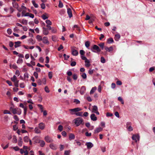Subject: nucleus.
Here are the masks:
<instances>
[{"label":"nucleus","mask_w":155,"mask_h":155,"mask_svg":"<svg viewBox=\"0 0 155 155\" xmlns=\"http://www.w3.org/2000/svg\"><path fill=\"white\" fill-rule=\"evenodd\" d=\"M74 123L76 126H78L80 124H83L84 123L82 118L81 117H78L74 120Z\"/></svg>","instance_id":"nucleus-1"},{"label":"nucleus","mask_w":155,"mask_h":155,"mask_svg":"<svg viewBox=\"0 0 155 155\" xmlns=\"http://www.w3.org/2000/svg\"><path fill=\"white\" fill-rule=\"evenodd\" d=\"M91 50L92 52L95 53L99 52L101 51V50L99 47L96 45H94L93 46L92 48L91 49Z\"/></svg>","instance_id":"nucleus-2"},{"label":"nucleus","mask_w":155,"mask_h":155,"mask_svg":"<svg viewBox=\"0 0 155 155\" xmlns=\"http://www.w3.org/2000/svg\"><path fill=\"white\" fill-rule=\"evenodd\" d=\"M82 110V109L79 107H77L73 109H70L69 111L71 114L73 115L75 114L78 112Z\"/></svg>","instance_id":"nucleus-3"},{"label":"nucleus","mask_w":155,"mask_h":155,"mask_svg":"<svg viewBox=\"0 0 155 155\" xmlns=\"http://www.w3.org/2000/svg\"><path fill=\"white\" fill-rule=\"evenodd\" d=\"M12 112L14 114H17L18 115H20L21 113V111L20 108L16 107L12 110Z\"/></svg>","instance_id":"nucleus-4"},{"label":"nucleus","mask_w":155,"mask_h":155,"mask_svg":"<svg viewBox=\"0 0 155 155\" xmlns=\"http://www.w3.org/2000/svg\"><path fill=\"white\" fill-rule=\"evenodd\" d=\"M140 138V137L139 134H133L132 137V139L136 142L139 141Z\"/></svg>","instance_id":"nucleus-5"},{"label":"nucleus","mask_w":155,"mask_h":155,"mask_svg":"<svg viewBox=\"0 0 155 155\" xmlns=\"http://www.w3.org/2000/svg\"><path fill=\"white\" fill-rule=\"evenodd\" d=\"M131 123L130 122H128L126 123V128L129 131H131L133 130V128L131 127Z\"/></svg>","instance_id":"nucleus-6"},{"label":"nucleus","mask_w":155,"mask_h":155,"mask_svg":"<svg viewBox=\"0 0 155 155\" xmlns=\"http://www.w3.org/2000/svg\"><path fill=\"white\" fill-rule=\"evenodd\" d=\"M45 140L48 143H51L53 141V140L52 138L48 136H47L45 137Z\"/></svg>","instance_id":"nucleus-7"},{"label":"nucleus","mask_w":155,"mask_h":155,"mask_svg":"<svg viewBox=\"0 0 155 155\" xmlns=\"http://www.w3.org/2000/svg\"><path fill=\"white\" fill-rule=\"evenodd\" d=\"M85 145L87 146V148L88 149H91L93 147V144L91 142H87Z\"/></svg>","instance_id":"nucleus-8"},{"label":"nucleus","mask_w":155,"mask_h":155,"mask_svg":"<svg viewBox=\"0 0 155 155\" xmlns=\"http://www.w3.org/2000/svg\"><path fill=\"white\" fill-rule=\"evenodd\" d=\"M105 49L107 51L111 52L113 51V48L112 46H110L109 48L107 47H105Z\"/></svg>","instance_id":"nucleus-9"},{"label":"nucleus","mask_w":155,"mask_h":155,"mask_svg":"<svg viewBox=\"0 0 155 155\" xmlns=\"http://www.w3.org/2000/svg\"><path fill=\"white\" fill-rule=\"evenodd\" d=\"M86 91V88L85 86H83L81 87L80 91V93L81 94L83 95L85 93Z\"/></svg>","instance_id":"nucleus-10"},{"label":"nucleus","mask_w":155,"mask_h":155,"mask_svg":"<svg viewBox=\"0 0 155 155\" xmlns=\"http://www.w3.org/2000/svg\"><path fill=\"white\" fill-rule=\"evenodd\" d=\"M72 54L74 56H76L78 55V51L75 49H72L71 51Z\"/></svg>","instance_id":"nucleus-11"},{"label":"nucleus","mask_w":155,"mask_h":155,"mask_svg":"<svg viewBox=\"0 0 155 155\" xmlns=\"http://www.w3.org/2000/svg\"><path fill=\"white\" fill-rule=\"evenodd\" d=\"M67 13L70 18H71L72 16V12L71 8H68L67 9Z\"/></svg>","instance_id":"nucleus-12"},{"label":"nucleus","mask_w":155,"mask_h":155,"mask_svg":"<svg viewBox=\"0 0 155 155\" xmlns=\"http://www.w3.org/2000/svg\"><path fill=\"white\" fill-rule=\"evenodd\" d=\"M38 143H40V145L41 147H44L45 144V142L44 140H38Z\"/></svg>","instance_id":"nucleus-13"},{"label":"nucleus","mask_w":155,"mask_h":155,"mask_svg":"<svg viewBox=\"0 0 155 155\" xmlns=\"http://www.w3.org/2000/svg\"><path fill=\"white\" fill-rule=\"evenodd\" d=\"M49 147L51 149L53 150H56L57 149V147L56 145L53 143H51L50 144Z\"/></svg>","instance_id":"nucleus-14"},{"label":"nucleus","mask_w":155,"mask_h":155,"mask_svg":"<svg viewBox=\"0 0 155 155\" xmlns=\"http://www.w3.org/2000/svg\"><path fill=\"white\" fill-rule=\"evenodd\" d=\"M35 39H28V43L29 45H33L35 43Z\"/></svg>","instance_id":"nucleus-15"},{"label":"nucleus","mask_w":155,"mask_h":155,"mask_svg":"<svg viewBox=\"0 0 155 155\" xmlns=\"http://www.w3.org/2000/svg\"><path fill=\"white\" fill-rule=\"evenodd\" d=\"M38 127L40 129L42 130L44 129L45 127V124L42 123H40L38 124Z\"/></svg>","instance_id":"nucleus-16"},{"label":"nucleus","mask_w":155,"mask_h":155,"mask_svg":"<svg viewBox=\"0 0 155 155\" xmlns=\"http://www.w3.org/2000/svg\"><path fill=\"white\" fill-rule=\"evenodd\" d=\"M102 130H103V128L101 127L97 128L94 130V133H99V132L102 131Z\"/></svg>","instance_id":"nucleus-17"},{"label":"nucleus","mask_w":155,"mask_h":155,"mask_svg":"<svg viewBox=\"0 0 155 155\" xmlns=\"http://www.w3.org/2000/svg\"><path fill=\"white\" fill-rule=\"evenodd\" d=\"M91 119L93 121H96L97 120V118L95 116V115L94 114H92L91 115Z\"/></svg>","instance_id":"nucleus-18"},{"label":"nucleus","mask_w":155,"mask_h":155,"mask_svg":"<svg viewBox=\"0 0 155 155\" xmlns=\"http://www.w3.org/2000/svg\"><path fill=\"white\" fill-rule=\"evenodd\" d=\"M85 66L87 67H89L90 66V64L89 61L88 60H86L85 61Z\"/></svg>","instance_id":"nucleus-19"},{"label":"nucleus","mask_w":155,"mask_h":155,"mask_svg":"<svg viewBox=\"0 0 155 155\" xmlns=\"http://www.w3.org/2000/svg\"><path fill=\"white\" fill-rule=\"evenodd\" d=\"M22 139L21 137H19V140L18 141V144L20 146H21L22 145Z\"/></svg>","instance_id":"nucleus-20"},{"label":"nucleus","mask_w":155,"mask_h":155,"mask_svg":"<svg viewBox=\"0 0 155 155\" xmlns=\"http://www.w3.org/2000/svg\"><path fill=\"white\" fill-rule=\"evenodd\" d=\"M39 41H42L43 43L47 45H48L49 43L48 39H39Z\"/></svg>","instance_id":"nucleus-21"},{"label":"nucleus","mask_w":155,"mask_h":155,"mask_svg":"<svg viewBox=\"0 0 155 155\" xmlns=\"http://www.w3.org/2000/svg\"><path fill=\"white\" fill-rule=\"evenodd\" d=\"M97 90V87H94L92 88L90 92V94H93Z\"/></svg>","instance_id":"nucleus-22"},{"label":"nucleus","mask_w":155,"mask_h":155,"mask_svg":"<svg viewBox=\"0 0 155 155\" xmlns=\"http://www.w3.org/2000/svg\"><path fill=\"white\" fill-rule=\"evenodd\" d=\"M43 33L45 35H47L48 33V29L46 28H43Z\"/></svg>","instance_id":"nucleus-23"},{"label":"nucleus","mask_w":155,"mask_h":155,"mask_svg":"<svg viewBox=\"0 0 155 155\" xmlns=\"http://www.w3.org/2000/svg\"><path fill=\"white\" fill-rule=\"evenodd\" d=\"M15 48H17L20 46L21 42L19 41L15 42Z\"/></svg>","instance_id":"nucleus-24"},{"label":"nucleus","mask_w":155,"mask_h":155,"mask_svg":"<svg viewBox=\"0 0 155 155\" xmlns=\"http://www.w3.org/2000/svg\"><path fill=\"white\" fill-rule=\"evenodd\" d=\"M98 110V108L97 106L94 105L93 106L92 112H94Z\"/></svg>","instance_id":"nucleus-25"},{"label":"nucleus","mask_w":155,"mask_h":155,"mask_svg":"<svg viewBox=\"0 0 155 155\" xmlns=\"http://www.w3.org/2000/svg\"><path fill=\"white\" fill-rule=\"evenodd\" d=\"M75 138V136L74 135L72 134H70L69 136V139L70 140H73Z\"/></svg>","instance_id":"nucleus-26"},{"label":"nucleus","mask_w":155,"mask_h":155,"mask_svg":"<svg viewBox=\"0 0 155 155\" xmlns=\"http://www.w3.org/2000/svg\"><path fill=\"white\" fill-rule=\"evenodd\" d=\"M47 15L48 14L45 13V14L42 15L41 16V17L43 19L45 20L47 19H48V18Z\"/></svg>","instance_id":"nucleus-27"},{"label":"nucleus","mask_w":155,"mask_h":155,"mask_svg":"<svg viewBox=\"0 0 155 155\" xmlns=\"http://www.w3.org/2000/svg\"><path fill=\"white\" fill-rule=\"evenodd\" d=\"M34 130H35V133L37 134L40 133L41 132V131L37 127H35V128Z\"/></svg>","instance_id":"nucleus-28"},{"label":"nucleus","mask_w":155,"mask_h":155,"mask_svg":"<svg viewBox=\"0 0 155 155\" xmlns=\"http://www.w3.org/2000/svg\"><path fill=\"white\" fill-rule=\"evenodd\" d=\"M81 76L84 79H85L87 78V75L85 73H81Z\"/></svg>","instance_id":"nucleus-29"},{"label":"nucleus","mask_w":155,"mask_h":155,"mask_svg":"<svg viewBox=\"0 0 155 155\" xmlns=\"http://www.w3.org/2000/svg\"><path fill=\"white\" fill-rule=\"evenodd\" d=\"M30 140L28 136H25L24 138V141L25 142H28Z\"/></svg>","instance_id":"nucleus-30"},{"label":"nucleus","mask_w":155,"mask_h":155,"mask_svg":"<svg viewBox=\"0 0 155 155\" xmlns=\"http://www.w3.org/2000/svg\"><path fill=\"white\" fill-rule=\"evenodd\" d=\"M37 106L39 108L41 112H42L43 111V107L42 105H41V104H38L37 105Z\"/></svg>","instance_id":"nucleus-31"},{"label":"nucleus","mask_w":155,"mask_h":155,"mask_svg":"<svg viewBox=\"0 0 155 155\" xmlns=\"http://www.w3.org/2000/svg\"><path fill=\"white\" fill-rule=\"evenodd\" d=\"M83 112H78L77 113H76L75 114L77 116H82Z\"/></svg>","instance_id":"nucleus-32"},{"label":"nucleus","mask_w":155,"mask_h":155,"mask_svg":"<svg viewBox=\"0 0 155 155\" xmlns=\"http://www.w3.org/2000/svg\"><path fill=\"white\" fill-rule=\"evenodd\" d=\"M71 152L70 150H65L64 154V155H70Z\"/></svg>","instance_id":"nucleus-33"},{"label":"nucleus","mask_w":155,"mask_h":155,"mask_svg":"<svg viewBox=\"0 0 155 155\" xmlns=\"http://www.w3.org/2000/svg\"><path fill=\"white\" fill-rule=\"evenodd\" d=\"M48 76L49 79H51L53 76L52 72L51 71L49 72L48 73Z\"/></svg>","instance_id":"nucleus-34"},{"label":"nucleus","mask_w":155,"mask_h":155,"mask_svg":"<svg viewBox=\"0 0 155 155\" xmlns=\"http://www.w3.org/2000/svg\"><path fill=\"white\" fill-rule=\"evenodd\" d=\"M32 3L33 5L34 6L35 8H38V4L35 3V2L34 0H32Z\"/></svg>","instance_id":"nucleus-35"},{"label":"nucleus","mask_w":155,"mask_h":155,"mask_svg":"<svg viewBox=\"0 0 155 155\" xmlns=\"http://www.w3.org/2000/svg\"><path fill=\"white\" fill-rule=\"evenodd\" d=\"M11 80L13 82H14L17 80V77L15 75H14L13 77L11 78Z\"/></svg>","instance_id":"nucleus-36"},{"label":"nucleus","mask_w":155,"mask_h":155,"mask_svg":"<svg viewBox=\"0 0 155 155\" xmlns=\"http://www.w3.org/2000/svg\"><path fill=\"white\" fill-rule=\"evenodd\" d=\"M23 62V60L22 59L20 58H19L18 60L17 61V63L18 64H21Z\"/></svg>","instance_id":"nucleus-37"},{"label":"nucleus","mask_w":155,"mask_h":155,"mask_svg":"<svg viewBox=\"0 0 155 155\" xmlns=\"http://www.w3.org/2000/svg\"><path fill=\"white\" fill-rule=\"evenodd\" d=\"M98 45L102 49L104 48V43H101L98 44Z\"/></svg>","instance_id":"nucleus-38"},{"label":"nucleus","mask_w":155,"mask_h":155,"mask_svg":"<svg viewBox=\"0 0 155 155\" xmlns=\"http://www.w3.org/2000/svg\"><path fill=\"white\" fill-rule=\"evenodd\" d=\"M12 4L13 5V6L15 8H18V4L16 3L15 2H13Z\"/></svg>","instance_id":"nucleus-39"},{"label":"nucleus","mask_w":155,"mask_h":155,"mask_svg":"<svg viewBox=\"0 0 155 155\" xmlns=\"http://www.w3.org/2000/svg\"><path fill=\"white\" fill-rule=\"evenodd\" d=\"M118 100L120 101L121 103L122 104H124V101L123 100V99H122V97H119L118 98Z\"/></svg>","instance_id":"nucleus-40"},{"label":"nucleus","mask_w":155,"mask_h":155,"mask_svg":"<svg viewBox=\"0 0 155 155\" xmlns=\"http://www.w3.org/2000/svg\"><path fill=\"white\" fill-rule=\"evenodd\" d=\"M21 23L22 24H23V25H26L28 23V21L26 20L23 19L22 20Z\"/></svg>","instance_id":"nucleus-41"},{"label":"nucleus","mask_w":155,"mask_h":155,"mask_svg":"<svg viewBox=\"0 0 155 155\" xmlns=\"http://www.w3.org/2000/svg\"><path fill=\"white\" fill-rule=\"evenodd\" d=\"M19 81L18 80H17L14 82H13L14 83L15 86L16 87H18V83Z\"/></svg>","instance_id":"nucleus-42"},{"label":"nucleus","mask_w":155,"mask_h":155,"mask_svg":"<svg viewBox=\"0 0 155 155\" xmlns=\"http://www.w3.org/2000/svg\"><path fill=\"white\" fill-rule=\"evenodd\" d=\"M90 43L88 41H87L85 42V45L86 48H88L90 46Z\"/></svg>","instance_id":"nucleus-43"},{"label":"nucleus","mask_w":155,"mask_h":155,"mask_svg":"<svg viewBox=\"0 0 155 155\" xmlns=\"http://www.w3.org/2000/svg\"><path fill=\"white\" fill-rule=\"evenodd\" d=\"M101 61L103 63H104L105 62V60L104 57H101Z\"/></svg>","instance_id":"nucleus-44"},{"label":"nucleus","mask_w":155,"mask_h":155,"mask_svg":"<svg viewBox=\"0 0 155 155\" xmlns=\"http://www.w3.org/2000/svg\"><path fill=\"white\" fill-rule=\"evenodd\" d=\"M24 78L25 79H28V73H25L24 74Z\"/></svg>","instance_id":"nucleus-45"},{"label":"nucleus","mask_w":155,"mask_h":155,"mask_svg":"<svg viewBox=\"0 0 155 155\" xmlns=\"http://www.w3.org/2000/svg\"><path fill=\"white\" fill-rule=\"evenodd\" d=\"M46 78H43L41 81V82H42V83L44 84H46Z\"/></svg>","instance_id":"nucleus-46"},{"label":"nucleus","mask_w":155,"mask_h":155,"mask_svg":"<svg viewBox=\"0 0 155 155\" xmlns=\"http://www.w3.org/2000/svg\"><path fill=\"white\" fill-rule=\"evenodd\" d=\"M45 22L48 25H51L52 24L51 21L49 20H46Z\"/></svg>","instance_id":"nucleus-47"},{"label":"nucleus","mask_w":155,"mask_h":155,"mask_svg":"<svg viewBox=\"0 0 155 155\" xmlns=\"http://www.w3.org/2000/svg\"><path fill=\"white\" fill-rule=\"evenodd\" d=\"M45 91L47 93H49L50 92V91L48 87L47 86H45Z\"/></svg>","instance_id":"nucleus-48"},{"label":"nucleus","mask_w":155,"mask_h":155,"mask_svg":"<svg viewBox=\"0 0 155 155\" xmlns=\"http://www.w3.org/2000/svg\"><path fill=\"white\" fill-rule=\"evenodd\" d=\"M63 126L61 125H59L58 127V130L61 132L62 130Z\"/></svg>","instance_id":"nucleus-49"},{"label":"nucleus","mask_w":155,"mask_h":155,"mask_svg":"<svg viewBox=\"0 0 155 155\" xmlns=\"http://www.w3.org/2000/svg\"><path fill=\"white\" fill-rule=\"evenodd\" d=\"M74 102L76 104H79L80 103V101L78 100L75 99L74 100Z\"/></svg>","instance_id":"nucleus-50"},{"label":"nucleus","mask_w":155,"mask_h":155,"mask_svg":"<svg viewBox=\"0 0 155 155\" xmlns=\"http://www.w3.org/2000/svg\"><path fill=\"white\" fill-rule=\"evenodd\" d=\"M63 56L64 58V59L65 60H67L69 58V56L66 55V54H63Z\"/></svg>","instance_id":"nucleus-51"},{"label":"nucleus","mask_w":155,"mask_h":155,"mask_svg":"<svg viewBox=\"0 0 155 155\" xmlns=\"http://www.w3.org/2000/svg\"><path fill=\"white\" fill-rule=\"evenodd\" d=\"M85 53V51L83 50H81L80 51V53L81 55H84Z\"/></svg>","instance_id":"nucleus-52"},{"label":"nucleus","mask_w":155,"mask_h":155,"mask_svg":"<svg viewBox=\"0 0 155 155\" xmlns=\"http://www.w3.org/2000/svg\"><path fill=\"white\" fill-rule=\"evenodd\" d=\"M34 75L35 76V78L37 79L38 77V73L36 72H34Z\"/></svg>","instance_id":"nucleus-53"},{"label":"nucleus","mask_w":155,"mask_h":155,"mask_svg":"<svg viewBox=\"0 0 155 155\" xmlns=\"http://www.w3.org/2000/svg\"><path fill=\"white\" fill-rule=\"evenodd\" d=\"M63 3H62V2H61L60 1L59 2V4L58 5L59 7V8H61L63 7Z\"/></svg>","instance_id":"nucleus-54"},{"label":"nucleus","mask_w":155,"mask_h":155,"mask_svg":"<svg viewBox=\"0 0 155 155\" xmlns=\"http://www.w3.org/2000/svg\"><path fill=\"white\" fill-rule=\"evenodd\" d=\"M113 42V39H107V42L109 44H111Z\"/></svg>","instance_id":"nucleus-55"},{"label":"nucleus","mask_w":155,"mask_h":155,"mask_svg":"<svg viewBox=\"0 0 155 155\" xmlns=\"http://www.w3.org/2000/svg\"><path fill=\"white\" fill-rule=\"evenodd\" d=\"M97 90L99 92L101 93V85H100L98 86L97 88Z\"/></svg>","instance_id":"nucleus-56"},{"label":"nucleus","mask_w":155,"mask_h":155,"mask_svg":"<svg viewBox=\"0 0 155 155\" xmlns=\"http://www.w3.org/2000/svg\"><path fill=\"white\" fill-rule=\"evenodd\" d=\"M41 8L42 9H45V4L44 3H42L41 5Z\"/></svg>","instance_id":"nucleus-57"},{"label":"nucleus","mask_w":155,"mask_h":155,"mask_svg":"<svg viewBox=\"0 0 155 155\" xmlns=\"http://www.w3.org/2000/svg\"><path fill=\"white\" fill-rule=\"evenodd\" d=\"M76 64V63L75 61H72L71 62V66L73 67L75 66Z\"/></svg>","instance_id":"nucleus-58"},{"label":"nucleus","mask_w":155,"mask_h":155,"mask_svg":"<svg viewBox=\"0 0 155 155\" xmlns=\"http://www.w3.org/2000/svg\"><path fill=\"white\" fill-rule=\"evenodd\" d=\"M74 29H76V30L79 31L80 30V29L79 27L77 25H74Z\"/></svg>","instance_id":"nucleus-59"},{"label":"nucleus","mask_w":155,"mask_h":155,"mask_svg":"<svg viewBox=\"0 0 155 155\" xmlns=\"http://www.w3.org/2000/svg\"><path fill=\"white\" fill-rule=\"evenodd\" d=\"M81 59L83 60H85V61L87 60V58L85 56H84V55H81Z\"/></svg>","instance_id":"nucleus-60"},{"label":"nucleus","mask_w":155,"mask_h":155,"mask_svg":"<svg viewBox=\"0 0 155 155\" xmlns=\"http://www.w3.org/2000/svg\"><path fill=\"white\" fill-rule=\"evenodd\" d=\"M20 87L21 88H23L25 87V85L24 83H21L20 84Z\"/></svg>","instance_id":"nucleus-61"},{"label":"nucleus","mask_w":155,"mask_h":155,"mask_svg":"<svg viewBox=\"0 0 155 155\" xmlns=\"http://www.w3.org/2000/svg\"><path fill=\"white\" fill-rule=\"evenodd\" d=\"M114 114L115 116L119 118L120 117L119 114L118 112L117 111H116L115 112Z\"/></svg>","instance_id":"nucleus-62"},{"label":"nucleus","mask_w":155,"mask_h":155,"mask_svg":"<svg viewBox=\"0 0 155 155\" xmlns=\"http://www.w3.org/2000/svg\"><path fill=\"white\" fill-rule=\"evenodd\" d=\"M91 135V133H88V132H86L85 133V135L87 137H90Z\"/></svg>","instance_id":"nucleus-63"},{"label":"nucleus","mask_w":155,"mask_h":155,"mask_svg":"<svg viewBox=\"0 0 155 155\" xmlns=\"http://www.w3.org/2000/svg\"><path fill=\"white\" fill-rule=\"evenodd\" d=\"M13 129L14 130H16L18 129V126L17 125H15L13 126Z\"/></svg>","instance_id":"nucleus-64"}]
</instances>
